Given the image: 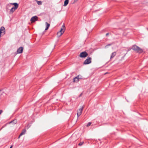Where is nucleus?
<instances>
[{"label":"nucleus","mask_w":148,"mask_h":148,"mask_svg":"<svg viewBox=\"0 0 148 148\" xmlns=\"http://www.w3.org/2000/svg\"><path fill=\"white\" fill-rule=\"evenodd\" d=\"M132 49L134 51L139 53H141L143 52V50L136 45L133 46Z\"/></svg>","instance_id":"1"},{"label":"nucleus","mask_w":148,"mask_h":148,"mask_svg":"<svg viewBox=\"0 0 148 148\" xmlns=\"http://www.w3.org/2000/svg\"><path fill=\"white\" fill-rule=\"evenodd\" d=\"M91 58L88 57L87 58L84 62L83 64H87L91 63Z\"/></svg>","instance_id":"2"},{"label":"nucleus","mask_w":148,"mask_h":148,"mask_svg":"<svg viewBox=\"0 0 148 148\" xmlns=\"http://www.w3.org/2000/svg\"><path fill=\"white\" fill-rule=\"evenodd\" d=\"M88 56V53L86 51L81 52L80 55L79 57L81 58H85Z\"/></svg>","instance_id":"3"},{"label":"nucleus","mask_w":148,"mask_h":148,"mask_svg":"<svg viewBox=\"0 0 148 148\" xmlns=\"http://www.w3.org/2000/svg\"><path fill=\"white\" fill-rule=\"evenodd\" d=\"M5 29L3 27H1L0 29V36L3 35L5 33Z\"/></svg>","instance_id":"4"},{"label":"nucleus","mask_w":148,"mask_h":148,"mask_svg":"<svg viewBox=\"0 0 148 148\" xmlns=\"http://www.w3.org/2000/svg\"><path fill=\"white\" fill-rule=\"evenodd\" d=\"M83 108L84 107L83 106L77 110V115L78 117L81 114Z\"/></svg>","instance_id":"5"},{"label":"nucleus","mask_w":148,"mask_h":148,"mask_svg":"<svg viewBox=\"0 0 148 148\" xmlns=\"http://www.w3.org/2000/svg\"><path fill=\"white\" fill-rule=\"evenodd\" d=\"M38 20V18L36 16H34L32 17L30 21L32 23H34Z\"/></svg>","instance_id":"6"},{"label":"nucleus","mask_w":148,"mask_h":148,"mask_svg":"<svg viewBox=\"0 0 148 148\" xmlns=\"http://www.w3.org/2000/svg\"><path fill=\"white\" fill-rule=\"evenodd\" d=\"M23 47H20L17 49L16 52L18 53H21L23 52Z\"/></svg>","instance_id":"7"},{"label":"nucleus","mask_w":148,"mask_h":148,"mask_svg":"<svg viewBox=\"0 0 148 148\" xmlns=\"http://www.w3.org/2000/svg\"><path fill=\"white\" fill-rule=\"evenodd\" d=\"M26 130L25 129H23L20 135H19L18 138H19L22 135L25 134L26 132Z\"/></svg>","instance_id":"8"},{"label":"nucleus","mask_w":148,"mask_h":148,"mask_svg":"<svg viewBox=\"0 0 148 148\" xmlns=\"http://www.w3.org/2000/svg\"><path fill=\"white\" fill-rule=\"evenodd\" d=\"M65 29V27L64 26V25L63 24L62 27L61 28L59 32L62 33H63L64 32Z\"/></svg>","instance_id":"9"},{"label":"nucleus","mask_w":148,"mask_h":148,"mask_svg":"<svg viewBox=\"0 0 148 148\" xmlns=\"http://www.w3.org/2000/svg\"><path fill=\"white\" fill-rule=\"evenodd\" d=\"M79 78L78 75L73 78V82H77L79 81Z\"/></svg>","instance_id":"10"},{"label":"nucleus","mask_w":148,"mask_h":148,"mask_svg":"<svg viewBox=\"0 0 148 148\" xmlns=\"http://www.w3.org/2000/svg\"><path fill=\"white\" fill-rule=\"evenodd\" d=\"M10 4L14 5L15 8H18V4L16 3H10Z\"/></svg>","instance_id":"11"},{"label":"nucleus","mask_w":148,"mask_h":148,"mask_svg":"<svg viewBox=\"0 0 148 148\" xmlns=\"http://www.w3.org/2000/svg\"><path fill=\"white\" fill-rule=\"evenodd\" d=\"M17 8H15V7H12L10 10V13L12 14Z\"/></svg>","instance_id":"12"},{"label":"nucleus","mask_w":148,"mask_h":148,"mask_svg":"<svg viewBox=\"0 0 148 148\" xmlns=\"http://www.w3.org/2000/svg\"><path fill=\"white\" fill-rule=\"evenodd\" d=\"M116 53L115 51L112 53L110 57V59L113 58L116 56Z\"/></svg>","instance_id":"13"},{"label":"nucleus","mask_w":148,"mask_h":148,"mask_svg":"<svg viewBox=\"0 0 148 148\" xmlns=\"http://www.w3.org/2000/svg\"><path fill=\"white\" fill-rule=\"evenodd\" d=\"M45 24H46V27L45 29V30H47L48 29L49 27L50 26V25L47 22H46L45 23Z\"/></svg>","instance_id":"14"},{"label":"nucleus","mask_w":148,"mask_h":148,"mask_svg":"<svg viewBox=\"0 0 148 148\" xmlns=\"http://www.w3.org/2000/svg\"><path fill=\"white\" fill-rule=\"evenodd\" d=\"M69 0H65L64 2V4L63 5L64 6H66L69 3Z\"/></svg>","instance_id":"15"},{"label":"nucleus","mask_w":148,"mask_h":148,"mask_svg":"<svg viewBox=\"0 0 148 148\" xmlns=\"http://www.w3.org/2000/svg\"><path fill=\"white\" fill-rule=\"evenodd\" d=\"M17 122V121L16 120H14L12 121H11L9 123H13L14 124H15Z\"/></svg>","instance_id":"16"},{"label":"nucleus","mask_w":148,"mask_h":148,"mask_svg":"<svg viewBox=\"0 0 148 148\" xmlns=\"http://www.w3.org/2000/svg\"><path fill=\"white\" fill-rule=\"evenodd\" d=\"M62 33L60 32H58L57 33V35L59 37L60 36L63 34Z\"/></svg>","instance_id":"17"},{"label":"nucleus","mask_w":148,"mask_h":148,"mask_svg":"<svg viewBox=\"0 0 148 148\" xmlns=\"http://www.w3.org/2000/svg\"><path fill=\"white\" fill-rule=\"evenodd\" d=\"M37 3L39 5H41L42 4V2L41 1H37Z\"/></svg>","instance_id":"18"},{"label":"nucleus","mask_w":148,"mask_h":148,"mask_svg":"<svg viewBox=\"0 0 148 148\" xmlns=\"http://www.w3.org/2000/svg\"><path fill=\"white\" fill-rule=\"evenodd\" d=\"M84 142H81L78 144V145L80 146H81L84 144Z\"/></svg>","instance_id":"19"},{"label":"nucleus","mask_w":148,"mask_h":148,"mask_svg":"<svg viewBox=\"0 0 148 148\" xmlns=\"http://www.w3.org/2000/svg\"><path fill=\"white\" fill-rule=\"evenodd\" d=\"M112 43H111V44H108L106 46H105V48H107V47L108 46H110V45H112Z\"/></svg>","instance_id":"20"},{"label":"nucleus","mask_w":148,"mask_h":148,"mask_svg":"<svg viewBox=\"0 0 148 148\" xmlns=\"http://www.w3.org/2000/svg\"><path fill=\"white\" fill-rule=\"evenodd\" d=\"M91 122H89L88 123V124L87 125V127H88L91 124Z\"/></svg>","instance_id":"21"},{"label":"nucleus","mask_w":148,"mask_h":148,"mask_svg":"<svg viewBox=\"0 0 148 148\" xmlns=\"http://www.w3.org/2000/svg\"><path fill=\"white\" fill-rule=\"evenodd\" d=\"M3 93L2 91L1 90H0V96L1 97V95H2Z\"/></svg>","instance_id":"22"},{"label":"nucleus","mask_w":148,"mask_h":148,"mask_svg":"<svg viewBox=\"0 0 148 148\" xmlns=\"http://www.w3.org/2000/svg\"><path fill=\"white\" fill-rule=\"evenodd\" d=\"M77 1H78V0H74V2H73V3H75V2H77Z\"/></svg>","instance_id":"23"},{"label":"nucleus","mask_w":148,"mask_h":148,"mask_svg":"<svg viewBox=\"0 0 148 148\" xmlns=\"http://www.w3.org/2000/svg\"><path fill=\"white\" fill-rule=\"evenodd\" d=\"M2 110H0V114L2 112Z\"/></svg>","instance_id":"24"},{"label":"nucleus","mask_w":148,"mask_h":148,"mask_svg":"<svg viewBox=\"0 0 148 148\" xmlns=\"http://www.w3.org/2000/svg\"><path fill=\"white\" fill-rule=\"evenodd\" d=\"M109 34V33H107L106 34V36H108Z\"/></svg>","instance_id":"25"},{"label":"nucleus","mask_w":148,"mask_h":148,"mask_svg":"<svg viewBox=\"0 0 148 148\" xmlns=\"http://www.w3.org/2000/svg\"><path fill=\"white\" fill-rule=\"evenodd\" d=\"M82 93H81V94H80V95L79 96V97H80L81 96H82Z\"/></svg>","instance_id":"26"},{"label":"nucleus","mask_w":148,"mask_h":148,"mask_svg":"<svg viewBox=\"0 0 148 148\" xmlns=\"http://www.w3.org/2000/svg\"><path fill=\"white\" fill-rule=\"evenodd\" d=\"M13 146H11L10 148H12Z\"/></svg>","instance_id":"27"}]
</instances>
